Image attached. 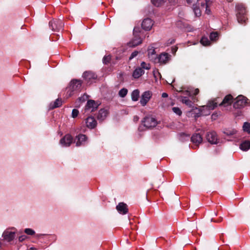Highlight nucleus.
I'll list each match as a JSON object with an SVG mask.
<instances>
[{"mask_svg": "<svg viewBox=\"0 0 250 250\" xmlns=\"http://www.w3.org/2000/svg\"><path fill=\"white\" fill-rule=\"evenodd\" d=\"M153 25V22L150 19H145L142 23V28L146 30H149Z\"/></svg>", "mask_w": 250, "mask_h": 250, "instance_id": "obj_18", "label": "nucleus"}, {"mask_svg": "<svg viewBox=\"0 0 250 250\" xmlns=\"http://www.w3.org/2000/svg\"><path fill=\"white\" fill-rule=\"evenodd\" d=\"M154 76H155V77H156V74H155V72H154Z\"/></svg>", "mask_w": 250, "mask_h": 250, "instance_id": "obj_53", "label": "nucleus"}, {"mask_svg": "<svg viewBox=\"0 0 250 250\" xmlns=\"http://www.w3.org/2000/svg\"><path fill=\"white\" fill-rule=\"evenodd\" d=\"M86 140V137L85 135L80 134L76 137L75 142L77 146L83 145Z\"/></svg>", "mask_w": 250, "mask_h": 250, "instance_id": "obj_19", "label": "nucleus"}, {"mask_svg": "<svg viewBox=\"0 0 250 250\" xmlns=\"http://www.w3.org/2000/svg\"><path fill=\"white\" fill-rule=\"evenodd\" d=\"M170 55L167 53H162L155 58V63H159L161 64H166L170 60Z\"/></svg>", "mask_w": 250, "mask_h": 250, "instance_id": "obj_5", "label": "nucleus"}, {"mask_svg": "<svg viewBox=\"0 0 250 250\" xmlns=\"http://www.w3.org/2000/svg\"><path fill=\"white\" fill-rule=\"evenodd\" d=\"M138 53L139 52L137 51H134V52H133L129 58V60H131L134 58L135 57H136L138 55Z\"/></svg>", "mask_w": 250, "mask_h": 250, "instance_id": "obj_41", "label": "nucleus"}, {"mask_svg": "<svg viewBox=\"0 0 250 250\" xmlns=\"http://www.w3.org/2000/svg\"><path fill=\"white\" fill-rule=\"evenodd\" d=\"M180 98L181 99V101L182 103L189 107H191L192 106V102L188 99V97L181 96Z\"/></svg>", "mask_w": 250, "mask_h": 250, "instance_id": "obj_25", "label": "nucleus"}, {"mask_svg": "<svg viewBox=\"0 0 250 250\" xmlns=\"http://www.w3.org/2000/svg\"><path fill=\"white\" fill-rule=\"evenodd\" d=\"M193 10H194V13H195V15H196V16L199 17L201 16V10H200V9L199 8H198L196 6V7H194Z\"/></svg>", "mask_w": 250, "mask_h": 250, "instance_id": "obj_39", "label": "nucleus"}, {"mask_svg": "<svg viewBox=\"0 0 250 250\" xmlns=\"http://www.w3.org/2000/svg\"><path fill=\"white\" fill-rule=\"evenodd\" d=\"M243 129L244 131L250 134V124L248 122L244 123L243 125Z\"/></svg>", "mask_w": 250, "mask_h": 250, "instance_id": "obj_30", "label": "nucleus"}, {"mask_svg": "<svg viewBox=\"0 0 250 250\" xmlns=\"http://www.w3.org/2000/svg\"><path fill=\"white\" fill-rule=\"evenodd\" d=\"M145 73L143 69L139 67H137L133 71L132 73V76L135 79H138L140 78Z\"/></svg>", "mask_w": 250, "mask_h": 250, "instance_id": "obj_22", "label": "nucleus"}, {"mask_svg": "<svg viewBox=\"0 0 250 250\" xmlns=\"http://www.w3.org/2000/svg\"><path fill=\"white\" fill-rule=\"evenodd\" d=\"M72 137L69 134H66L60 140V144L62 146H69L72 143Z\"/></svg>", "mask_w": 250, "mask_h": 250, "instance_id": "obj_10", "label": "nucleus"}, {"mask_svg": "<svg viewBox=\"0 0 250 250\" xmlns=\"http://www.w3.org/2000/svg\"><path fill=\"white\" fill-rule=\"evenodd\" d=\"M17 233V229L11 227L6 229L2 234L3 240L7 242H11L13 241Z\"/></svg>", "mask_w": 250, "mask_h": 250, "instance_id": "obj_2", "label": "nucleus"}, {"mask_svg": "<svg viewBox=\"0 0 250 250\" xmlns=\"http://www.w3.org/2000/svg\"><path fill=\"white\" fill-rule=\"evenodd\" d=\"M111 60V57L110 56H105L104 57L103 59V63L104 64H107Z\"/></svg>", "mask_w": 250, "mask_h": 250, "instance_id": "obj_38", "label": "nucleus"}, {"mask_svg": "<svg viewBox=\"0 0 250 250\" xmlns=\"http://www.w3.org/2000/svg\"><path fill=\"white\" fill-rule=\"evenodd\" d=\"M62 104V101L61 99H57L53 103H51L49 105L50 109H53L60 107Z\"/></svg>", "mask_w": 250, "mask_h": 250, "instance_id": "obj_26", "label": "nucleus"}, {"mask_svg": "<svg viewBox=\"0 0 250 250\" xmlns=\"http://www.w3.org/2000/svg\"><path fill=\"white\" fill-rule=\"evenodd\" d=\"M148 52V57L150 60L151 61L154 62V61L155 60V58H157V55L156 54V52L155 50V49L153 47H150L148 48L147 50Z\"/></svg>", "mask_w": 250, "mask_h": 250, "instance_id": "obj_21", "label": "nucleus"}, {"mask_svg": "<svg viewBox=\"0 0 250 250\" xmlns=\"http://www.w3.org/2000/svg\"><path fill=\"white\" fill-rule=\"evenodd\" d=\"M166 0H151L152 3L155 6L159 7L163 4Z\"/></svg>", "mask_w": 250, "mask_h": 250, "instance_id": "obj_29", "label": "nucleus"}, {"mask_svg": "<svg viewBox=\"0 0 250 250\" xmlns=\"http://www.w3.org/2000/svg\"><path fill=\"white\" fill-rule=\"evenodd\" d=\"M144 125L147 128H151L155 127L157 124V122L156 119L152 117H146L144 118L143 121Z\"/></svg>", "mask_w": 250, "mask_h": 250, "instance_id": "obj_7", "label": "nucleus"}, {"mask_svg": "<svg viewBox=\"0 0 250 250\" xmlns=\"http://www.w3.org/2000/svg\"><path fill=\"white\" fill-rule=\"evenodd\" d=\"M49 26L53 31H59L62 28L63 23L60 20L52 21H50Z\"/></svg>", "mask_w": 250, "mask_h": 250, "instance_id": "obj_6", "label": "nucleus"}, {"mask_svg": "<svg viewBox=\"0 0 250 250\" xmlns=\"http://www.w3.org/2000/svg\"><path fill=\"white\" fill-rule=\"evenodd\" d=\"M98 106V104L94 100H89L87 101L85 109L86 110H90L91 111H93L95 109H96Z\"/></svg>", "mask_w": 250, "mask_h": 250, "instance_id": "obj_20", "label": "nucleus"}, {"mask_svg": "<svg viewBox=\"0 0 250 250\" xmlns=\"http://www.w3.org/2000/svg\"><path fill=\"white\" fill-rule=\"evenodd\" d=\"M79 111L77 109H74L72 111V117L73 118H76L79 114Z\"/></svg>", "mask_w": 250, "mask_h": 250, "instance_id": "obj_42", "label": "nucleus"}, {"mask_svg": "<svg viewBox=\"0 0 250 250\" xmlns=\"http://www.w3.org/2000/svg\"><path fill=\"white\" fill-rule=\"evenodd\" d=\"M191 141L197 146L202 142L203 138L199 133H194L191 137Z\"/></svg>", "mask_w": 250, "mask_h": 250, "instance_id": "obj_14", "label": "nucleus"}, {"mask_svg": "<svg viewBox=\"0 0 250 250\" xmlns=\"http://www.w3.org/2000/svg\"><path fill=\"white\" fill-rule=\"evenodd\" d=\"M140 92L139 90L135 89L133 90L131 93V99L133 101H137L138 100L139 97Z\"/></svg>", "mask_w": 250, "mask_h": 250, "instance_id": "obj_28", "label": "nucleus"}, {"mask_svg": "<svg viewBox=\"0 0 250 250\" xmlns=\"http://www.w3.org/2000/svg\"><path fill=\"white\" fill-rule=\"evenodd\" d=\"M134 120L135 121H138L139 120V118L137 116L134 117Z\"/></svg>", "mask_w": 250, "mask_h": 250, "instance_id": "obj_50", "label": "nucleus"}, {"mask_svg": "<svg viewBox=\"0 0 250 250\" xmlns=\"http://www.w3.org/2000/svg\"><path fill=\"white\" fill-rule=\"evenodd\" d=\"M199 92V89L198 88H196V89H195L194 90V95H196L197 94H198V93Z\"/></svg>", "mask_w": 250, "mask_h": 250, "instance_id": "obj_46", "label": "nucleus"}, {"mask_svg": "<svg viewBox=\"0 0 250 250\" xmlns=\"http://www.w3.org/2000/svg\"><path fill=\"white\" fill-rule=\"evenodd\" d=\"M162 97L163 98H167L168 97V94L167 93H163L162 94Z\"/></svg>", "mask_w": 250, "mask_h": 250, "instance_id": "obj_45", "label": "nucleus"}, {"mask_svg": "<svg viewBox=\"0 0 250 250\" xmlns=\"http://www.w3.org/2000/svg\"><path fill=\"white\" fill-rule=\"evenodd\" d=\"M236 10V17L238 22L243 23L247 20L246 15V9L244 5L242 3H238L235 6Z\"/></svg>", "mask_w": 250, "mask_h": 250, "instance_id": "obj_1", "label": "nucleus"}, {"mask_svg": "<svg viewBox=\"0 0 250 250\" xmlns=\"http://www.w3.org/2000/svg\"><path fill=\"white\" fill-rule=\"evenodd\" d=\"M26 236L25 235H22L19 237V241L22 242L26 239Z\"/></svg>", "mask_w": 250, "mask_h": 250, "instance_id": "obj_44", "label": "nucleus"}, {"mask_svg": "<svg viewBox=\"0 0 250 250\" xmlns=\"http://www.w3.org/2000/svg\"><path fill=\"white\" fill-rule=\"evenodd\" d=\"M82 82L79 80H72L70 83L69 89L72 91H77L81 89Z\"/></svg>", "mask_w": 250, "mask_h": 250, "instance_id": "obj_12", "label": "nucleus"}, {"mask_svg": "<svg viewBox=\"0 0 250 250\" xmlns=\"http://www.w3.org/2000/svg\"><path fill=\"white\" fill-rule=\"evenodd\" d=\"M232 102L233 97L229 94L225 97L222 102L219 104V105L226 107L230 105Z\"/></svg>", "mask_w": 250, "mask_h": 250, "instance_id": "obj_11", "label": "nucleus"}, {"mask_svg": "<svg viewBox=\"0 0 250 250\" xmlns=\"http://www.w3.org/2000/svg\"><path fill=\"white\" fill-rule=\"evenodd\" d=\"M152 93L150 91H146L141 95L140 103L142 106H145L151 99Z\"/></svg>", "mask_w": 250, "mask_h": 250, "instance_id": "obj_8", "label": "nucleus"}, {"mask_svg": "<svg viewBox=\"0 0 250 250\" xmlns=\"http://www.w3.org/2000/svg\"><path fill=\"white\" fill-rule=\"evenodd\" d=\"M189 135L184 133H181L180 135V139L182 141L188 140L189 139Z\"/></svg>", "mask_w": 250, "mask_h": 250, "instance_id": "obj_36", "label": "nucleus"}, {"mask_svg": "<svg viewBox=\"0 0 250 250\" xmlns=\"http://www.w3.org/2000/svg\"><path fill=\"white\" fill-rule=\"evenodd\" d=\"M219 99L216 98L213 100L209 101L206 105L202 107L201 114L203 115H208L210 114V111L214 109L218 105Z\"/></svg>", "mask_w": 250, "mask_h": 250, "instance_id": "obj_3", "label": "nucleus"}, {"mask_svg": "<svg viewBox=\"0 0 250 250\" xmlns=\"http://www.w3.org/2000/svg\"><path fill=\"white\" fill-rule=\"evenodd\" d=\"M157 73H158V75H160V74L159 73V72H157Z\"/></svg>", "mask_w": 250, "mask_h": 250, "instance_id": "obj_54", "label": "nucleus"}, {"mask_svg": "<svg viewBox=\"0 0 250 250\" xmlns=\"http://www.w3.org/2000/svg\"><path fill=\"white\" fill-rule=\"evenodd\" d=\"M218 34L217 32H212L210 33L209 38L211 41H216L218 38Z\"/></svg>", "mask_w": 250, "mask_h": 250, "instance_id": "obj_34", "label": "nucleus"}, {"mask_svg": "<svg viewBox=\"0 0 250 250\" xmlns=\"http://www.w3.org/2000/svg\"><path fill=\"white\" fill-rule=\"evenodd\" d=\"M207 139L208 142L212 144H216L218 143V138L216 132L211 131L207 134Z\"/></svg>", "mask_w": 250, "mask_h": 250, "instance_id": "obj_13", "label": "nucleus"}, {"mask_svg": "<svg viewBox=\"0 0 250 250\" xmlns=\"http://www.w3.org/2000/svg\"><path fill=\"white\" fill-rule=\"evenodd\" d=\"M140 29L139 27H135L133 30V39L128 43L129 47H134L141 44L142 40L140 36Z\"/></svg>", "mask_w": 250, "mask_h": 250, "instance_id": "obj_4", "label": "nucleus"}, {"mask_svg": "<svg viewBox=\"0 0 250 250\" xmlns=\"http://www.w3.org/2000/svg\"><path fill=\"white\" fill-rule=\"evenodd\" d=\"M27 250H37L36 248H35L31 247L29 249H28Z\"/></svg>", "mask_w": 250, "mask_h": 250, "instance_id": "obj_49", "label": "nucleus"}, {"mask_svg": "<svg viewBox=\"0 0 250 250\" xmlns=\"http://www.w3.org/2000/svg\"><path fill=\"white\" fill-rule=\"evenodd\" d=\"M200 42L204 46H207L210 44V41L207 37H203L200 41Z\"/></svg>", "mask_w": 250, "mask_h": 250, "instance_id": "obj_31", "label": "nucleus"}, {"mask_svg": "<svg viewBox=\"0 0 250 250\" xmlns=\"http://www.w3.org/2000/svg\"><path fill=\"white\" fill-rule=\"evenodd\" d=\"M172 111L177 115L180 116L182 114V111L177 107H174L172 108Z\"/></svg>", "mask_w": 250, "mask_h": 250, "instance_id": "obj_37", "label": "nucleus"}, {"mask_svg": "<svg viewBox=\"0 0 250 250\" xmlns=\"http://www.w3.org/2000/svg\"><path fill=\"white\" fill-rule=\"evenodd\" d=\"M182 93L183 94V96H184L190 97L191 96V92L189 90H186V91H183L182 92Z\"/></svg>", "mask_w": 250, "mask_h": 250, "instance_id": "obj_43", "label": "nucleus"}, {"mask_svg": "<svg viewBox=\"0 0 250 250\" xmlns=\"http://www.w3.org/2000/svg\"><path fill=\"white\" fill-rule=\"evenodd\" d=\"M24 232L29 235H33L35 233V231L30 228H27L24 229Z\"/></svg>", "mask_w": 250, "mask_h": 250, "instance_id": "obj_35", "label": "nucleus"}, {"mask_svg": "<svg viewBox=\"0 0 250 250\" xmlns=\"http://www.w3.org/2000/svg\"><path fill=\"white\" fill-rule=\"evenodd\" d=\"M234 133V131H233L232 132L230 133V134H233Z\"/></svg>", "mask_w": 250, "mask_h": 250, "instance_id": "obj_51", "label": "nucleus"}, {"mask_svg": "<svg viewBox=\"0 0 250 250\" xmlns=\"http://www.w3.org/2000/svg\"><path fill=\"white\" fill-rule=\"evenodd\" d=\"M232 0H228L229 2H231Z\"/></svg>", "mask_w": 250, "mask_h": 250, "instance_id": "obj_52", "label": "nucleus"}, {"mask_svg": "<svg viewBox=\"0 0 250 250\" xmlns=\"http://www.w3.org/2000/svg\"><path fill=\"white\" fill-rule=\"evenodd\" d=\"M127 89L126 88H122L121 89L119 92V95L121 97H125L127 93Z\"/></svg>", "mask_w": 250, "mask_h": 250, "instance_id": "obj_33", "label": "nucleus"}, {"mask_svg": "<svg viewBox=\"0 0 250 250\" xmlns=\"http://www.w3.org/2000/svg\"><path fill=\"white\" fill-rule=\"evenodd\" d=\"M108 114V112L104 109H101L98 113L97 119L101 121H103L105 119Z\"/></svg>", "mask_w": 250, "mask_h": 250, "instance_id": "obj_23", "label": "nucleus"}, {"mask_svg": "<svg viewBox=\"0 0 250 250\" xmlns=\"http://www.w3.org/2000/svg\"><path fill=\"white\" fill-rule=\"evenodd\" d=\"M142 69H146L149 70L151 68L150 65L149 63H146L145 62H142L141 63V67Z\"/></svg>", "mask_w": 250, "mask_h": 250, "instance_id": "obj_32", "label": "nucleus"}, {"mask_svg": "<svg viewBox=\"0 0 250 250\" xmlns=\"http://www.w3.org/2000/svg\"><path fill=\"white\" fill-rule=\"evenodd\" d=\"M169 41H170L168 43L169 44H172L173 43H174L175 42V40L174 39H171V40H169Z\"/></svg>", "mask_w": 250, "mask_h": 250, "instance_id": "obj_47", "label": "nucleus"}, {"mask_svg": "<svg viewBox=\"0 0 250 250\" xmlns=\"http://www.w3.org/2000/svg\"><path fill=\"white\" fill-rule=\"evenodd\" d=\"M83 77L87 83H90L92 80L96 78L97 76L95 74L92 72H85L83 74Z\"/></svg>", "mask_w": 250, "mask_h": 250, "instance_id": "obj_17", "label": "nucleus"}, {"mask_svg": "<svg viewBox=\"0 0 250 250\" xmlns=\"http://www.w3.org/2000/svg\"><path fill=\"white\" fill-rule=\"evenodd\" d=\"M222 219H220V220H213V219H211V221H213V222H219L220 221H221Z\"/></svg>", "mask_w": 250, "mask_h": 250, "instance_id": "obj_48", "label": "nucleus"}, {"mask_svg": "<svg viewBox=\"0 0 250 250\" xmlns=\"http://www.w3.org/2000/svg\"><path fill=\"white\" fill-rule=\"evenodd\" d=\"M214 215H215V216H216V215H217L216 213H215V212H214Z\"/></svg>", "mask_w": 250, "mask_h": 250, "instance_id": "obj_55", "label": "nucleus"}, {"mask_svg": "<svg viewBox=\"0 0 250 250\" xmlns=\"http://www.w3.org/2000/svg\"><path fill=\"white\" fill-rule=\"evenodd\" d=\"M236 100V101L234 103V107L236 108L244 107L247 103L246 98L242 95L238 96Z\"/></svg>", "mask_w": 250, "mask_h": 250, "instance_id": "obj_9", "label": "nucleus"}, {"mask_svg": "<svg viewBox=\"0 0 250 250\" xmlns=\"http://www.w3.org/2000/svg\"><path fill=\"white\" fill-rule=\"evenodd\" d=\"M86 126L89 128L92 129L97 125V121L93 117H88L85 120Z\"/></svg>", "mask_w": 250, "mask_h": 250, "instance_id": "obj_15", "label": "nucleus"}, {"mask_svg": "<svg viewBox=\"0 0 250 250\" xmlns=\"http://www.w3.org/2000/svg\"><path fill=\"white\" fill-rule=\"evenodd\" d=\"M37 237L38 238H45L46 237H48V238L55 237V236H52V235H47V234H37Z\"/></svg>", "mask_w": 250, "mask_h": 250, "instance_id": "obj_40", "label": "nucleus"}, {"mask_svg": "<svg viewBox=\"0 0 250 250\" xmlns=\"http://www.w3.org/2000/svg\"><path fill=\"white\" fill-rule=\"evenodd\" d=\"M211 3V2L210 0H206L205 3H202L201 5L202 9L206 8L205 12L208 15L210 14L211 12L210 10L208 9Z\"/></svg>", "mask_w": 250, "mask_h": 250, "instance_id": "obj_24", "label": "nucleus"}, {"mask_svg": "<svg viewBox=\"0 0 250 250\" xmlns=\"http://www.w3.org/2000/svg\"><path fill=\"white\" fill-rule=\"evenodd\" d=\"M241 149L244 151H247L250 148V142L246 141L242 143L240 146Z\"/></svg>", "mask_w": 250, "mask_h": 250, "instance_id": "obj_27", "label": "nucleus"}, {"mask_svg": "<svg viewBox=\"0 0 250 250\" xmlns=\"http://www.w3.org/2000/svg\"><path fill=\"white\" fill-rule=\"evenodd\" d=\"M116 209L120 213L122 214H125L128 212L127 205L123 202L120 203L116 206Z\"/></svg>", "mask_w": 250, "mask_h": 250, "instance_id": "obj_16", "label": "nucleus"}]
</instances>
